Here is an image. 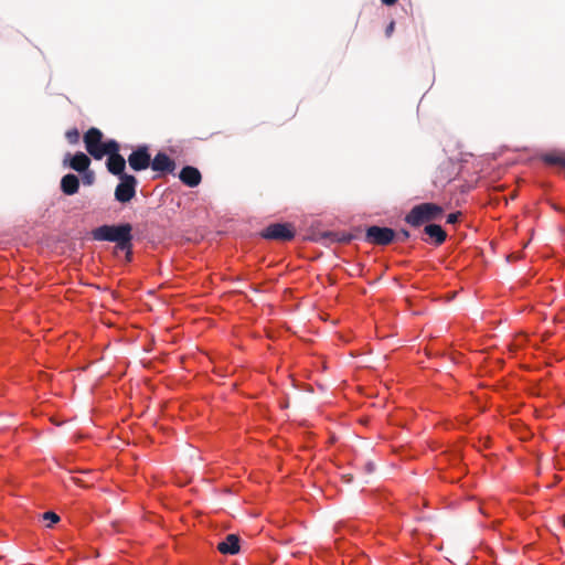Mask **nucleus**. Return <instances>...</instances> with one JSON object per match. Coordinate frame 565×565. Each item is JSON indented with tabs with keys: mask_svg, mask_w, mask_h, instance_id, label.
Returning <instances> with one entry per match:
<instances>
[{
	"mask_svg": "<svg viewBox=\"0 0 565 565\" xmlns=\"http://www.w3.org/2000/svg\"><path fill=\"white\" fill-rule=\"evenodd\" d=\"M132 225L122 223L118 225H102L92 231V237L98 242L116 243V248L127 253L130 259L132 253Z\"/></svg>",
	"mask_w": 565,
	"mask_h": 565,
	"instance_id": "nucleus-1",
	"label": "nucleus"
},
{
	"mask_svg": "<svg viewBox=\"0 0 565 565\" xmlns=\"http://www.w3.org/2000/svg\"><path fill=\"white\" fill-rule=\"evenodd\" d=\"M444 210L436 203H420L412 207L406 214L405 222L413 227H419L426 223L440 220Z\"/></svg>",
	"mask_w": 565,
	"mask_h": 565,
	"instance_id": "nucleus-2",
	"label": "nucleus"
},
{
	"mask_svg": "<svg viewBox=\"0 0 565 565\" xmlns=\"http://www.w3.org/2000/svg\"><path fill=\"white\" fill-rule=\"evenodd\" d=\"M103 137H104L103 132L98 128H95V127L89 128L84 134L83 139H84L86 151L96 160L103 159L108 151V146L110 143L116 142V140H114V139L103 141Z\"/></svg>",
	"mask_w": 565,
	"mask_h": 565,
	"instance_id": "nucleus-3",
	"label": "nucleus"
},
{
	"mask_svg": "<svg viewBox=\"0 0 565 565\" xmlns=\"http://www.w3.org/2000/svg\"><path fill=\"white\" fill-rule=\"evenodd\" d=\"M119 179L120 182L115 189V199L120 203H127L135 198L138 181L132 174H124Z\"/></svg>",
	"mask_w": 565,
	"mask_h": 565,
	"instance_id": "nucleus-4",
	"label": "nucleus"
},
{
	"mask_svg": "<svg viewBox=\"0 0 565 565\" xmlns=\"http://www.w3.org/2000/svg\"><path fill=\"white\" fill-rule=\"evenodd\" d=\"M119 150H120V146L117 141L115 143H110L108 146V151L106 153V156H108L106 167H107V170L111 174L118 175L119 178H121V175L127 174V173L125 172L126 160L119 153Z\"/></svg>",
	"mask_w": 565,
	"mask_h": 565,
	"instance_id": "nucleus-5",
	"label": "nucleus"
},
{
	"mask_svg": "<svg viewBox=\"0 0 565 565\" xmlns=\"http://www.w3.org/2000/svg\"><path fill=\"white\" fill-rule=\"evenodd\" d=\"M262 236L266 239L288 242L295 237V228L288 223H275L268 225Z\"/></svg>",
	"mask_w": 565,
	"mask_h": 565,
	"instance_id": "nucleus-6",
	"label": "nucleus"
},
{
	"mask_svg": "<svg viewBox=\"0 0 565 565\" xmlns=\"http://www.w3.org/2000/svg\"><path fill=\"white\" fill-rule=\"evenodd\" d=\"M396 233L390 227L370 226L365 232V241L373 245L385 246L393 242Z\"/></svg>",
	"mask_w": 565,
	"mask_h": 565,
	"instance_id": "nucleus-7",
	"label": "nucleus"
},
{
	"mask_svg": "<svg viewBox=\"0 0 565 565\" xmlns=\"http://www.w3.org/2000/svg\"><path fill=\"white\" fill-rule=\"evenodd\" d=\"M129 167L134 171H142L151 167V156L147 146H139L128 157Z\"/></svg>",
	"mask_w": 565,
	"mask_h": 565,
	"instance_id": "nucleus-8",
	"label": "nucleus"
},
{
	"mask_svg": "<svg viewBox=\"0 0 565 565\" xmlns=\"http://www.w3.org/2000/svg\"><path fill=\"white\" fill-rule=\"evenodd\" d=\"M151 169L158 172L173 173L175 162L167 153L158 152L154 158L151 159Z\"/></svg>",
	"mask_w": 565,
	"mask_h": 565,
	"instance_id": "nucleus-9",
	"label": "nucleus"
},
{
	"mask_svg": "<svg viewBox=\"0 0 565 565\" xmlns=\"http://www.w3.org/2000/svg\"><path fill=\"white\" fill-rule=\"evenodd\" d=\"M179 178L181 182L190 188L198 186L202 181V175L199 169L186 166L180 171Z\"/></svg>",
	"mask_w": 565,
	"mask_h": 565,
	"instance_id": "nucleus-10",
	"label": "nucleus"
},
{
	"mask_svg": "<svg viewBox=\"0 0 565 565\" xmlns=\"http://www.w3.org/2000/svg\"><path fill=\"white\" fill-rule=\"evenodd\" d=\"M458 163L452 160H447L439 167L436 179L440 182H449L458 174Z\"/></svg>",
	"mask_w": 565,
	"mask_h": 565,
	"instance_id": "nucleus-11",
	"label": "nucleus"
},
{
	"mask_svg": "<svg viewBox=\"0 0 565 565\" xmlns=\"http://www.w3.org/2000/svg\"><path fill=\"white\" fill-rule=\"evenodd\" d=\"M217 551L222 554H237L239 552V536L236 534H227L224 541L217 544Z\"/></svg>",
	"mask_w": 565,
	"mask_h": 565,
	"instance_id": "nucleus-12",
	"label": "nucleus"
},
{
	"mask_svg": "<svg viewBox=\"0 0 565 565\" xmlns=\"http://www.w3.org/2000/svg\"><path fill=\"white\" fill-rule=\"evenodd\" d=\"M79 180L75 174H65L61 180V190L66 195H74L78 192Z\"/></svg>",
	"mask_w": 565,
	"mask_h": 565,
	"instance_id": "nucleus-13",
	"label": "nucleus"
},
{
	"mask_svg": "<svg viewBox=\"0 0 565 565\" xmlns=\"http://www.w3.org/2000/svg\"><path fill=\"white\" fill-rule=\"evenodd\" d=\"M424 233L436 244L440 245L446 241L447 233L440 225L428 224L424 228Z\"/></svg>",
	"mask_w": 565,
	"mask_h": 565,
	"instance_id": "nucleus-14",
	"label": "nucleus"
},
{
	"mask_svg": "<svg viewBox=\"0 0 565 565\" xmlns=\"http://www.w3.org/2000/svg\"><path fill=\"white\" fill-rule=\"evenodd\" d=\"M90 164V159L84 152H76L70 160L68 166L73 170L82 173L85 172Z\"/></svg>",
	"mask_w": 565,
	"mask_h": 565,
	"instance_id": "nucleus-15",
	"label": "nucleus"
},
{
	"mask_svg": "<svg viewBox=\"0 0 565 565\" xmlns=\"http://www.w3.org/2000/svg\"><path fill=\"white\" fill-rule=\"evenodd\" d=\"M542 161L547 166H556L565 169V152H550L541 156Z\"/></svg>",
	"mask_w": 565,
	"mask_h": 565,
	"instance_id": "nucleus-16",
	"label": "nucleus"
},
{
	"mask_svg": "<svg viewBox=\"0 0 565 565\" xmlns=\"http://www.w3.org/2000/svg\"><path fill=\"white\" fill-rule=\"evenodd\" d=\"M42 519L44 521H49L47 527H52L53 524H55L60 521V516L55 512H52V511L44 512L42 514Z\"/></svg>",
	"mask_w": 565,
	"mask_h": 565,
	"instance_id": "nucleus-17",
	"label": "nucleus"
},
{
	"mask_svg": "<svg viewBox=\"0 0 565 565\" xmlns=\"http://www.w3.org/2000/svg\"><path fill=\"white\" fill-rule=\"evenodd\" d=\"M65 137L70 143H77L79 140V132L76 128L66 131Z\"/></svg>",
	"mask_w": 565,
	"mask_h": 565,
	"instance_id": "nucleus-18",
	"label": "nucleus"
},
{
	"mask_svg": "<svg viewBox=\"0 0 565 565\" xmlns=\"http://www.w3.org/2000/svg\"><path fill=\"white\" fill-rule=\"evenodd\" d=\"M83 173H84V175H83V182H84L85 184L90 185V184L94 182V180H95L94 172L87 169V170H86L85 172H83Z\"/></svg>",
	"mask_w": 565,
	"mask_h": 565,
	"instance_id": "nucleus-19",
	"label": "nucleus"
},
{
	"mask_svg": "<svg viewBox=\"0 0 565 565\" xmlns=\"http://www.w3.org/2000/svg\"><path fill=\"white\" fill-rule=\"evenodd\" d=\"M322 237L329 238L332 242L347 241L344 237H339V235L337 233H333V232H326V233H323Z\"/></svg>",
	"mask_w": 565,
	"mask_h": 565,
	"instance_id": "nucleus-20",
	"label": "nucleus"
},
{
	"mask_svg": "<svg viewBox=\"0 0 565 565\" xmlns=\"http://www.w3.org/2000/svg\"><path fill=\"white\" fill-rule=\"evenodd\" d=\"M459 216H460L459 212L458 213H450L447 216V223L448 224H455L458 221Z\"/></svg>",
	"mask_w": 565,
	"mask_h": 565,
	"instance_id": "nucleus-21",
	"label": "nucleus"
},
{
	"mask_svg": "<svg viewBox=\"0 0 565 565\" xmlns=\"http://www.w3.org/2000/svg\"><path fill=\"white\" fill-rule=\"evenodd\" d=\"M394 29H395V23H394V21H391L390 24L385 29V35L387 38H390L393 34Z\"/></svg>",
	"mask_w": 565,
	"mask_h": 565,
	"instance_id": "nucleus-22",
	"label": "nucleus"
},
{
	"mask_svg": "<svg viewBox=\"0 0 565 565\" xmlns=\"http://www.w3.org/2000/svg\"><path fill=\"white\" fill-rule=\"evenodd\" d=\"M399 235L402 236V239L405 241L409 238V232L407 230H401Z\"/></svg>",
	"mask_w": 565,
	"mask_h": 565,
	"instance_id": "nucleus-23",
	"label": "nucleus"
},
{
	"mask_svg": "<svg viewBox=\"0 0 565 565\" xmlns=\"http://www.w3.org/2000/svg\"><path fill=\"white\" fill-rule=\"evenodd\" d=\"M383 4L385 6H393L395 4L398 0H381Z\"/></svg>",
	"mask_w": 565,
	"mask_h": 565,
	"instance_id": "nucleus-24",
	"label": "nucleus"
},
{
	"mask_svg": "<svg viewBox=\"0 0 565 565\" xmlns=\"http://www.w3.org/2000/svg\"><path fill=\"white\" fill-rule=\"evenodd\" d=\"M372 469H373L372 465H371V463H369V465H367V470H369V471H372Z\"/></svg>",
	"mask_w": 565,
	"mask_h": 565,
	"instance_id": "nucleus-25",
	"label": "nucleus"
}]
</instances>
